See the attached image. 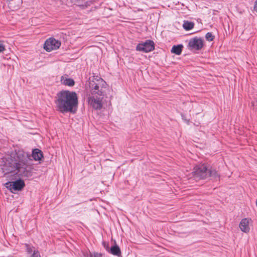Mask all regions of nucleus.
<instances>
[{
    "mask_svg": "<svg viewBox=\"0 0 257 257\" xmlns=\"http://www.w3.org/2000/svg\"><path fill=\"white\" fill-rule=\"evenodd\" d=\"M56 109L62 113L74 112L78 105V97L74 91L62 90L57 94Z\"/></svg>",
    "mask_w": 257,
    "mask_h": 257,
    "instance_id": "1",
    "label": "nucleus"
},
{
    "mask_svg": "<svg viewBox=\"0 0 257 257\" xmlns=\"http://www.w3.org/2000/svg\"><path fill=\"white\" fill-rule=\"evenodd\" d=\"M195 179H205L209 177L214 179H219V175L217 172L206 164H199L196 166L193 172Z\"/></svg>",
    "mask_w": 257,
    "mask_h": 257,
    "instance_id": "2",
    "label": "nucleus"
},
{
    "mask_svg": "<svg viewBox=\"0 0 257 257\" xmlns=\"http://www.w3.org/2000/svg\"><path fill=\"white\" fill-rule=\"evenodd\" d=\"M90 87L91 95H96L102 97L105 95L106 91L107 90L106 83L101 78L90 82Z\"/></svg>",
    "mask_w": 257,
    "mask_h": 257,
    "instance_id": "3",
    "label": "nucleus"
},
{
    "mask_svg": "<svg viewBox=\"0 0 257 257\" xmlns=\"http://www.w3.org/2000/svg\"><path fill=\"white\" fill-rule=\"evenodd\" d=\"M16 174H18L22 177H29L32 175V168L28 164V163L18 164Z\"/></svg>",
    "mask_w": 257,
    "mask_h": 257,
    "instance_id": "4",
    "label": "nucleus"
},
{
    "mask_svg": "<svg viewBox=\"0 0 257 257\" xmlns=\"http://www.w3.org/2000/svg\"><path fill=\"white\" fill-rule=\"evenodd\" d=\"M18 163L15 162L13 159L7 161L2 167L3 173L5 175L10 173L16 174Z\"/></svg>",
    "mask_w": 257,
    "mask_h": 257,
    "instance_id": "5",
    "label": "nucleus"
},
{
    "mask_svg": "<svg viewBox=\"0 0 257 257\" xmlns=\"http://www.w3.org/2000/svg\"><path fill=\"white\" fill-rule=\"evenodd\" d=\"M103 97L99 96L97 95H90L88 97V104L95 109H100L102 107V100Z\"/></svg>",
    "mask_w": 257,
    "mask_h": 257,
    "instance_id": "6",
    "label": "nucleus"
},
{
    "mask_svg": "<svg viewBox=\"0 0 257 257\" xmlns=\"http://www.w3.org/2000/svg\"><path fill=\"white\" fill-rule=\"evenodd\" d=\"M13 158V160L15 162L24 164L28 163L29 160L30 159V155L28 153L24 152L22 150H19L18 151H16Z\"/></svg>",
    "mask_w": 257,
    "mask_h": 257,
    "instance_id": "7",
    "label": "nucleus"
},
{
    "mask_svg": "<svg viewBox=\"0 0 257 257\" xmlns=\"http://www.w3.org/2000/svg\"><path fill=\"white\" fill-rule=\"evenodd\" d=\"M155 49L154 43L153 41L148 40L145 42L139 43L136 47V50L148 53L152 51Z\"/></svg>",
    "mask_w": 257,
    "mask_h": 257,
    "instance_id": "8",
    "label": "nucleus"
},
{
    "mask_svg": "<svg viewBox=\"0 0 257 257\" xmlns=\"http://www.w3.org/2000/svg\"><path fill=\"white\" fill-rule=\"evenodd\" d=\"M25 186V184L24 181L21 179L13 182H8L6 183V187L12 192H14V191H15L21 190Z\"/></svg>",
    "mask_w": 257,
    "mask_h": 257,
    "instance_id": "9",
    "label": "nucleus"
},
{
    "mask_svg": "<svg viewBox=\"0 0 257 257\" xmlns=\"http://www.w3.org/2000/svg\"><path fill=\"white\" fill-rule=\"evenodd\" d=\"M60 46L61 42L59 41L51 38L45 41L44 45V48L47 52H50L52 50L58 49Z\"/></svg>",
    "mask_w": 257,
    "mask_h": 257,
    "instance_id": "10",
    "label": "nucleus"
},
{
    "mask_svg": "<svg viewBox=\"0 0 257 257\" xmlns=\"http://www.w3.org/2000/svg\"><path fill=\"white\" fill-rule=\"evenodd\" d=\"M203 45V40L196 37L189 40L188 46L190 50H200L202 48Z\"/></svg>",
    "mask_w": 257,
    "mask_h": 257,
    "instance_id": "11",
    "label": "nucleus"
},
{
    "mask_svg": "<svg viewBox=\"0 0 257 257\" xmlns=\"http://www.w3.org/2000/svg\"><path fill=\"white\" fill-rule=\"evenodd\" d=\"M75 4L82 9H86L93 5L94 0H73Z\"/></svg>",
    "mask_w": 257,
    "mask_h": 257,
    "instance_id": "12",
    "label": "nucleus"
},
{
    "mask_svg": "<svg viewBox=\"0 0 257 257\" xmlns=\"http://www.w3.org/2000/svg\"><path fill=\"white\" fill-rule=\"evenodd\" d=\"M32 157L35 161L41 160L43 157L42 152L39 149H36L33 151Z\"/></svg>",
    "mask_w": 257,
    "mask_h": 257,
    "instance_id": "13",
    "label": "nucleus"
},
{
    "mask_svg": "<svg viewBox=\"0 0 257 257\" xmlns=\"http://www.w3.org/2000/svg\"><path fill=\"white\" fill-rule=\"evenodd\" d=\"M239 227L240 229L244 232L249 231V228L248 227V221L246 218L241 220L239 224Z\"/></svg>",
    "mask_w": 257,
    "mask_h": 257,
    "instance_id": "14",
    "label": "nucleus"
},
{
    "mask_svg": "<svg viewBox=\"0 0 257 257\" xmlns=\"http://www.w3.org/2000/svg\"><path fill=\"white\" fill-rule=\"evenodd\" d=\"M183 46L182 45H174L171 49V52L176 55H179L181 54L182 48Z\"/></svg>",
    "mask_w": 257,
    "mask_h": 257,
    "instance_id": "15",
    "label": "nucleus"
},
{
    "mask_svg": "<svg viewBox=\"0 0 257 257\" xmlns=\"http://www.w3.org/2000/svg\"><path fill=\"white\" fill-rule=\"evenodd\" d=\"M61 81L62 83L66 86H72L75 84L74 80L71 78H64L62 77Z\"/></svg>",
    "mask_w": 257,
    "mask_h": 257,
    "instance_id": "16",
    "label": "nucleus"
},
{
    "mask_svg": "<svg viewBox=\"0 0 257 257\" xmlns=\"http://www.w3.org/2000/svg\"><path fill=\"white\" fill-rule=\"evenodd\" d=\"M110 252L113 255L117 256H119L121 254L120 249L116 245L113 246L110 248Z\"/></svg>",
    "mask_w": 257,
    "mask_h": 257,
    "instance_id": "17",
    "label": "nucleus"
},
{
    "mask_svg": "<svg viewBox=\"0 0 257 257\" xmlns=\"http://www.w3.org/2000/svg\"><path fill=\"white\" fill-rule=\"evenodd\" d=\"M194 26V24L193 22H189L188 21H184L183 27L185 30H186V31L190 30L193 28Z\"/></svg>",
    "mask_w": 257,
    "mask_h": 257,
    "instance_id": "18",
    "label": "nucleus"
},
{
    "mask_svg": "<svg viewBox=\"0 0 257 257\" xmlns=\"http://www.w3.org/2000/svg\"><path fill=\"white\" fill-rule=\"evenodd\" d=\"M25 245L26 251L28 252V253H31L32 252L33 253L34 250V247L33 246H31L28 244H25Z\"/></svg>",
    "mask_w": 257,
    "mask_h": 257,
    "instance_id": "19",
    "label": "nucleus"
},
{
    "mask_svg": "<svg viewBox=\"0 0 257 257\" xmlns=\"http://www.w3.org/2000/svg\"><path fill=\"white\" fill-rule=\"evenodd\" d=\"M214 37L211 33L208 32L205 35V39L207 41H212L213 40Z\"/></svg>",
    "mask_w": 257,
    "mask_h": 257,
    "instance_id": "20",
    "label": "nucleus"
},
{
    "mask_svg": "<svg viewBox=\"0 0 257 257\" xmlns=\"http://www.w3.org/2000/svg\"><path fill=\"white\" fill-rule=\"evenodd\" d=\"M5 50V45L2 41H0V53L4 52Z\"/></svg>",
    "mask_w": 257,
    "mask_h": 257,
    "instance_id": "21",
    "label": "nucleus"
},
{
    "mask_svg": "<svg viewBox=\"0 0 257 257\" xmlns=\"http://www.w3.org/2000/svg\"><path fill=\"white\" fill-rule=\"evenodd\" d=\"M31 257H41L40 253L38 250H34L33 254Z\"/></svg>",
    "mask_w": 257,
    "mask_h": 257,
    "instance_id": "22",
    "label": "nucleus"
},
{
    "mask_svg": "<svg viewBox=\"0 0 257 257\" xmlns=\"http://www.w3.org/2000/svg\"><path fill=\"white\" fill-rule=\"evenodd\" d=\"M252 105L253 106V109L257 112V99L251 102Z\"/></svg>",
    "mask_w": 257,
    "mask_h": 257,
    "instance_id": "23",
    "label": "nucleus"
},
{
    "mask_svg": "<svg viewBox=\"0 0 257 257\" xmlns=\"http://www.w3.org/2000/svg\"><path fill=\"white\" fill-rule=\"evenodd\" d=\"M94 257H101V254L98 253H95L94 254Z\"/></svg>",
    "mask_w": 257,
    "mask_h": 257,
    "instance_id": "24",
    "label": "nucleus"
},
{
    "mask_svg": "<svg viewBox=\"0 0 257 257\" xmlns=\"http://www.w3.org/2000/svg\"><path fill=\"white\" fill-rule=\"evenodd\" d=\"M254 10L257 12V1L255 2V5H254Z\"/></svg>",
    "mask_w": 257,
    "mask_h": 257,
    "instance_id": "25",
    "label": "nucleus"
}]
</instances>
